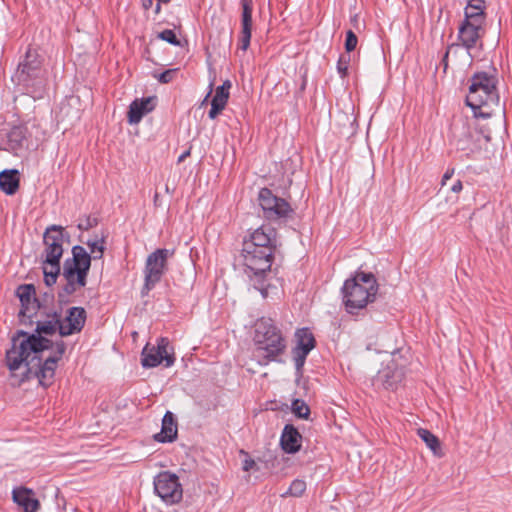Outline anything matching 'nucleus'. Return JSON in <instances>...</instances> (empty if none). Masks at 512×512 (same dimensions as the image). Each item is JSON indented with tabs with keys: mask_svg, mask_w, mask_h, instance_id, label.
Here are the masks:
<instances>
[{
	"mask_svg": "<svg viewBox=\"0 0 512 512\" xmlns=\"http://www.w3.org/2000/svg\"><path fill=\"white\" fill-rule=\"evenodd\" d=\"M60 325V314L54 311L45 319L36 321V333L20 332L13 337L11 348L6 352V364L14 385L30 378H37L42 386L52 383L66 345L63 340L53 342L44 335L60 333Z\"/></svg>",
	"mask_w": 512,
	"mask_h": 512,
	"instance_id": "nucleus-1",
	"label": "nucleus"
},
{
	"mask_svg": "<svg viewBox=\"0 0 512 512\" xmlns=\"http://www.w3.org/2000/svg\"><path fill=\"white\" fill-rule=\"evenodd\" d=\"M276 247L277 232L269 225L255 229L243 242L244 273L263 297L267 296L266 275L272 266Z\"/></svg>",
	"mask_w": 512,
	"mask_h": 512,
	"instance_id": "nucleus-2",
	"label": "nucleus"
},
{
	"mask_svg": "<svg viewBox=\"0 0 512 512\" xmlns=\"http://www.w3.org/2000/svg\"><path fill=\"white\" fill-rule=\"evenodd\" d=\"M89 247L88 253L84 247L75 245L72 248V257L67 258L63 265V278L66 284L63 286L60 297L69 296L86 285L91 260L101 259L105 250L103 238H95L86 242Z\"/></svg>",
	"mask_w": 512,
	"mask_h": 512,
	"instance_id": "nucleus-3",
	"label": "nucleus"
},
{
	"mask_svg": "<svg viewBox=\"0 0 512 512\" xmlns=\"http://www.w3.org/2000/svg\"><path fill=\"white\" fill-rule=\"evenodd\" d=\"M11 79L26 94L34 98L42 97L47 85V72L43 67V59L36 49H27Z\"/></svg>",
	"mask_w": 512,
	"mask_h": 512,
	"instance_id": "nucleus-4",
	"label": "nucleus"
},
{
	"mask_svg": "<svg viewBox=\"0 0 512 512\" xmlns=\"http://www.w3.org/2000/svg\"><path fill=\"white\" fill-rule=\"evenodd\" d=\"M253 341L254 356L260 365H267L284 353L286 342L281 331L270 318H261L255 323Z\"/></svg>",
	"mask_w": 512,
	"mask_h": 512,
	"instance_id": "nucleus-5",
	"label": "nucleus"
},
{
	"mask_svg": "<svg viewBox=\"0 0 512 512\" xmlns=\"http://www.w3.org/2000/svg\"><path fill=\"white\" fill-rule=\"evenodd\" d=\"M378 291V284L372 273L357 272L347 279L342 287L343 303L348 313L365 308L373 302Z\"/></svg>",
	"mask_w": 512,
	"mask_h": 512,
	"instance_id": "nucleus-6",
	"label": "nucleus"
},
{
	"mask_svg": "<svg viewBox=\"0 0 512 512\" xmlns=\"http://www.w3.org/2000/svg\"><path fill=\"white\" fill-rule=\"evenodd\" d=\"M43 241L45 245L42 254L44 281L47 286H52L56 283L61 271L60 259L63 255L62 227L52 225L47 228L43 236Z\"/></svg>",
	"mask_w": 512,
	"mask_h": 512,
	"instance_id": "nucleus-7",
	"label": "nucleus"
},
{
	"mask_svg": "<svg viewBox=\"0 0 512 512\" xmlns=\"http://www.w3.org/2000/svg\"><path fill=\"white\" fill-rule=\"evenodd\" d=\"M469 93L466 103L473 110L483 106L496 104L499 100L497 91V77L494 73L478 72L470 79Z\"/></svg>",
	"mask_w": 512,
	"mask_h": 512,
	"instance_id": "nucleus-8",
	"label": "nucleus"
},
{
	"mask_svg": "<svg viewBox=\"0 0 512 512\" xmlns=\"http://www.w3.org/2000/svg\"><path fill=\"white\" fill-rule=\"evenodd\" d=\"M172 255L168 249H156L148 255L144 267V286L142 295H147L157 283L167 269V259Z\"/></svg>",
	"mask_w": 512,
	"mask_h": 512,
	"instance_id": "nucleus-9",
	"label": "nucleus"
},
{
	"mask_svg": "<svg viewBox=\"0 0 512 512\" xmlns=\"http://www.w3.org/2000/svg\"><path fill=\"white\" fill-rule=\"evenodd\" d=\"M155 493L168 505L176 504L183 497L182 486L177 475L163 471L154 478Z\"/></svg>",
	"mask_w": 512,
	"mask_h": 512,
	"instance_id": "nucleus-10",
	"label": "nucleus"
},
{
	"mask_svg": "<svg viewBox=\"0 0 512 512\" xmlns=\"http://www.w3.org/2000/svg\"><path fill=\"white\" fill-rule=\"evenodd\" d=\"M163 362L165 367H171L175 362L173 348L170 347L169 340L165 337L159 338L156 346L146 345L141 359L142 366L145 368L156 367Z\"/></svg>",
	"mask_w": 512,
	"mask_h": 512,
	"instance_id": "nucleus-11",
	"label": "nucleus"
},
{
	"mask_svg": "<svg viewBox=\"0 0 512 512\" xmlns=\"http://www.w3.org/2000/svg\"><path fill=\"white\" fill-rule=\"evenodd\" d=\"M258 201L264 216L270 220L286 218L293 212L285 199L275 196L268 188H262L259 191Z\"/></svg>",
	"mask_w": 512,
	"mask_h": 512,
	"instance_id": "nucleus-12",
	"label": "nucleus"
},
{
	"mask_svg": "<svg viewBox=\"0 0 512 512\" xmlns=\"http://www.w3.org/2000/svg\"><path fill=\"white\" fill-rule=\"evenodd\" d=\"M484 34V23L464 19L458 29L459 43L452 44L449 49L460 45L471 55L473 49L482 47V37Z\"/></svg>",
	"mask_w": 512,
	"mask_h": 512,
	"instance_id": "nucleus-13",
	"label": "nucleus"
},
{
	"mask_svg": "<svg viewBox=\"0 0 512 512\" xmlns=\"http://www.w3.org/2000/svg\"><path fill=\"white\" fill-rule=\"evenodd\" d=\"M296 346L292 349L295 368L298 373L302 372L306 358L315 347V338L308 328L298 329L295 333Z\"/></svg>",
	"mask_w": 512,
	"mask_h": 512,
	"instance_id": "nucleus-14",
	"label": "nucleus"
},
{
	"mask_svg": "<svg viewBox=\"0 0 512 512\" xmlns=\"http://www.w3.org/2000/svg\"><path fill=\"white\" fill-rule=\"evenodd\" d=\"M86 321V311L82 307H71L64 318L60 315V336L66 337L79 333Z\"/></svg>",
	"mask_w": 512,
	"mask_h": 512,
	"instance_id": "nucleus-15",
	"label": "nucleus"
},
{
	"mask_svg": "<svg viewBox=\"0 0 512 512\" xmlns=\"http://www.w3.org/2000/svg\"><path fill=\"white\" fill-rule=\"evenodd\" d=\"M35 293V288L31 284L21 285L17 288V296L21 302L19 316L29 319L30 322L40 309Z\"/></svg>",
	"mask_w": 512,
	"mask_h": 512,
	"instance_id": "nucleus-16",
	"label": "nucleus"
},
{
	"mask_svg": "<svg viewBox=\"0 0 512 512\" xmlns=\"http://www.w3.org/2000/svg\"><path fill=\"white\" fill-rule=\"evenodd\" d=\"M27 146V128L24 126H14L5 135V139L0 142V150L12 152L16 155Z\"/></svg>",
	"mask_w": 512,
	"mask_h": 512,
	"instance_id": "nucleus-17",
	"label": "nucleus"
},
{
	"mask_svg": "<svg viewBox=\"0 0 512 512\" xmlns=\"http://www.w3.org/2000/svg\"><path fill=\"white\" fill-rule=\"evenodd\" d=\"M403 377V369L397 367L395 362L392 361L377 373L374 384L381 385L385 389H395Z\"/></svg>",
	"mask_w": 512,
	"mask_h": 512,
	"instance_id": "nucleus-18",
	"label": "nucleus"
},
{
	"mask_svg": "<svg viewBox=\"0 0 512 512\" xmlns=\"http://www.w3.org/2000/svg\"><path fill=\"white\" fill-rule=\"evenodd\" d=\"M241 33H240V49L246 51L250 46L252 34V11L253 0H241Z\"/></svg>",
	"mask_w": 512,
	"mask_h": 512,
	"instance_id": "nucleus-19",
	"label": "nucleus"
},
{
	"mask_svg": "<svg viewBox=\"0 0 512 512\" xmlns=\"http://www.w3.org/2000/svg\"><path fill=\"white\" fill-rule=\"evenodd\" d=\"M12 497L13 501L21 507L24 512H37L40 507V503L35 498V494L31 489L25 487L14 488Z\"/></svg>",
	"mask_w": 512,
	"mask_h": 512,
	"instance_id": "nucleus-20",
	"label": "nucleus"
},
{
	"mask_svg": "<svg viewBox=\"0 0 512 512\" xmlns=\"http://www.w3.org/2000/svg\"><path fill=\"white\" fill-rule=\"evenodd\" d=\"M154 98L135 99L129 106L127 118L130 124H138L144 115L154 109Z\"/></svg>",
	"mask_w": 512,
	"mask_h": 512,
	"instance_id": "nucleus-21",
	"label": "nucleus"
},
{
	"mask_svg": "<svg viewBox=\"0 0 512 512\" xmlns=\"http://www.w3.org/2000/svg\"><path fill=\"white\" fill-rule=\"evenodd\" d=\"M177 422L174 414L167 411L162 419L161 431L154 435V439L160 443H170L177 438Z\"/></svg>",
	"mask_w": 512,
	"mask_h": 512,
	"instance_id": "nucleus-22",
	"label": "nucleus"
},
{
	"mask_svg": "<svg viewBox=\"0 0 512 512\" xmlns=\"http://www.w3.org/2000/svg\"><path fill=\"white\" fill-rule=\"evenodd\" d=\"M301 435L298 430L290 424L285 425L280 443L286 453H296L301 447Z\"/></svg>",
	"mask_w": 512,
	"mask_h": 512,
	"instance_id": "nucleus-23",
	"label": "nucleus"
},
{
	"mask_svg": "<svg viewBox=\"0 0 512 512\" xmlns=\"http://www.w3.org/2000/svg\"><path fill=\"white\" fill-rule=\"evenodd\" d=\"M19 188V172L15 169L0 173V189L7 195H13Z\"/></svg>",
	"mask_w": 512,
	"mask_h": 512,
	"instance_id": "nucleus-24",
	"label": "nucleus"
},
{
	"mask_svg": "<svg viewBox=\"0 0 512 512\" xmlns=\"http://www.w3.org/2000/svg\"><path fill=\"white\" fill-rule=\"evenodd\" d=\"M484 0H469L465 7V20L485 23Z\"/></svg>",
	"mask_w": 512,
	"mask_h": 512,
	"instance_id": "nucleus-25",
	"label": "nucleus"
},
{
	"mask_svg": "<svg viewBox=\"0 0 512 512\" xmlns=\"http://www.w3.org/2000/svg\"><path fill=\"white\" fill-rule=\"evenodd\" d=\"M417 434L434 454H438V451L440 450V443L433 433L427 429L420 428L418 429Z\"/></svg>",
	"mask_w": 512,
	"mask_h": 512,
	"instance_id": "nucleus-26",
	"label": "nucleus"
},
{
	"mask_svg": "<svg viewBox=\"0 0 512 512\" xmlns=\"http://www.w3.org/2000/svg\"><path fill=\"white\" fill-rule=\"evenodd\" d=\"M306 490V482L301 479H295L287 492H285L282 496L285 497L287 495L294 496V497H300Z\"/></svg>",
	"mask_w": 512,
	"mask_h": 512,
	"instance_id": "nucleus-27",
	"label": "nucleus"
},
{
	"mask_svg": "<svg viewBox=\"0 0 512 512\" xmlns=\"http://www.w3.org/2000/svg\"><path fill=\"white\" fill-rule=\"evenodd\" d=\"M293 413L302 419H307L310 413L309 406L301 399H296L292 402Z\"/></svg>",
	"mask_w": 512,
	"mask_h": 512,
	"instance_id": "nucleus-28",
	"label": "nucleus"
},
{
	"mask_svg": "<svg viewBox=\"0 0 512 512\" xmlns=\"http://www.w3.org/2000/svg\"><path fill=\"white\" fill-rule=\"evenodd\" d=\"M350 61L351 56L349 54L340 55L337 62V71L341 78H345L347 76Z\"/></svg>",
	"mask_w": 512,
	"mask_h": 512,
	"instance_id": "nucleus-29",
	"label": "nucleus"
},
{
	"mask_svg": "<svg viewBox=\"0 0 512 512\" xmlns=\"http://www.w3.org/2000/svg\"><path fill=\"white\" fill-rule=\"evenodd\" d=\"M158 38L174 46H180V41L175 32L171 29H165L158 34Z\"/></svg>",
	"mask_w": 512,
	"mask_h": 512,
	"instance_id": "nucleus-30",
	"label": "nucleus"
},
{
	"mask_svg": "<svg viewBox=\"0 0 512 512\" xmlns=\"http://www.w3.org/2000/svg\"><path fill=\"white\" fill-rule=\"evenodd\" d=\"M229 98V92L224 91L223 87H217L215 91V95L211 102H214L216 104H219L223 107L226 106L227 101Z\"/></svg>",
	"mask_w": 512,
	"mask_h": 512,
	"instance_id": "nucleus-31",
	"label": "nucleus"
},
{
	"mask_svg": "<svg viewBox=\"0 0 512 512\" xmlns=\"http://www.w3.org/2000/svg\"><path fill=\"white\" fill-rule=\"evenodd\" d=\"M358 43V38L356 34L352 30H348L346 32V39H345V50L347 53L352 52Z\"/></svg>",
	"mask_w": 512,
	"mask_h": 512,
	"instance_id": "nucleus-32",
	"label": "nucleus"
},
{
	"mask_svg": "<svg viewBox=\"0 0 512 512\" xmlns=\"http://www.w3.org/2000/svg\"><path fill=\"white\" fill-rule=\"evenodd\" d=\"M240 455L244 456V459L242 461V469L244 471L249 472L251 470H258L256 462L249 456V454L246 451L240 450Z\"/></svg>",
	"mask_w": 512,
	"mask_h": 512,
	"instance_id": "nucleus-33",
	"label": "nucleus"
},
{
	"mask_svg": "<svg viewBox=\"0 0 512 512\" xmlns=\"http://www.w3.org/2000/svg\"><path fill=\"white\" fill-rule=\"evenodd\" d=\"M177 71L178 69H168L160 74H154L153 76L157 78L160 83L167 84L174 79Z\"/></svg>",
	"mask_w": 512,
	"mask_h": 512,
	"instance_id": "nucleus-34",
	"label": "nucleus"
},
{
	"mask_svg": "<svg viewBox=\"0 0 512 512\" xmlns=\"http://www.w3.org/2000/svg\"><path fill=\"white\" fill-rule=\"evenodd\" d=\"M97 225V219L91 216H87L84 219H82L79 224L78 228L80 230H89L90 228Z\"/></svg>",
	"mask_w": 512,
	"mask_h": 512,
	"instance_id": "nucleus-35",
	"label": "nucleus"
},
{
	"mask_svg": "<svg viewBox=\"0 0 512 512\" xmlns=\"http://www.w3.org/2000/svg\"><path fill=\"white\" fill-rule=\"evenodd\" d=\"M225 107L219 105V104H216L214 102H211V109L208 113V116L210 119H215L218 114L224 109Z\"/></svg>",
	"mask_w": 512,
	"mask_h": 512,
	"instance_id": "nucleus-36",
	"label": "nucleus"
},
{
	"mask_svg": "<svg viewBox=\"0 0 512 512\" xmlns=\"http://www.w3.org/2000/svg\"><path fill=\"white\" fill-rule=\"evenodd\" d=\"M453 174H454V168L447 169V171L444 173V175L442 177L441 185L442 186L446 185V182L453 176Z\"/></svg>",
	"mask_w": 512,
	"mask_h": 512,
	"instance_id": "nucleus-37",
	"label": "nucleus"
},
{
	"mask_svg": "<svg viewBox=\"0 0 512 512\" xmlns=\"http://www.w3.org/2000/svg\"><path fill=\"white\" fill-rule=\"evenodd\" d=\"M463 189V184L460 180H457L451 187V191H453L454 193H459L461 192Z\"/></svg>",
	"mask_w": 512,
	"mask_h": 512,
	"instance_id": "nucleus-38",
	"label": "nucleus"
},
{
	"mask_svg": "<svg viewBox=\"0 0 512 512\" xmlns=\"http://www.w3.org/2000/svg\"><path fill=\"white\" fill-rule=\"evenodd\" d=\"M154 0H142V6L145 10H148L152 7Z\"/></svg>",
	"mask_w": 512,
	"mask_h": 512,
	"instance_id": "nucleus-39",
	"label": "nucleus"
},
{
	"mask_svg": "<svg viewBox=\"0 0 512 512\" xmlns=\"http://www.w3.org/2000/svg\"><path fill=\"white\" fill-rule=\"evenodd\" d=\"M189 155H190V151H189V150H187V151L183 152V153L178 157V162H179V163H180V162H183V161L186 159V157H188Z\"/></svg>",
	"mask_w": 512,
	"mask_h": 512,
	"instance_id": "nucleus-40",
	"label": "nucleus"
},
{
	"mask_svg": "<svg viewBox=\"0 0 512 512\" xmlns=\"http://www.w3.org/2000/svg\"><path fill=\"white\" fill-rule=\"evenodd\" d=\"M220 87H223L224 91L229 92V89L231 88V82L226 80Z\"/></svg>",
	"mask_w": 512,
	"mask_h": 512,
	"instance_id": "nucleus-41",
	"label": "nucleus"
},
{
	"mask_svg": "<svg viewBox=\"0 0 512 512\" xmlns=\"http://www.w3.org/2000/svg\"><path fill=\"white\" fill-rule=\"evenodd\" d=\"M220 87H223L224 91L229 92V89L231 88V82L226 80Z\"/></svg>",
	"mask_w": 512,
	"mask_h": 512,
	"instance_id": "nucleus-42",
	"label": "nucleus"
},
{
	"mask_svg": "<svg viewBox=\"0 0 512 512\" xmlns=\"http://www.w3.org/2000/svg\"><path fill=\"white\" fill-rule=\"evenodd\" d=\"M448 56H449V50L446 51V53L444 54V57L442 59V62L444 64V68L446 69L447 67V59H448Z\"/></svg>",
	"mask_w": 512,
	"mask_h": 512,
	"instance_id": "nucleus-43",
	"label": "nucleus"
},
{
	"mask_svg": "<svg viewBox=\"0 0 512 512\" xmlns=\"http://www.w3.org/2000/svg\"><path fill=\"white\" fill-rule=\"evenodd\" d=\"M159 2L156 4V12H159L161 5L160 2L168 3L170 0H158Z\"/></svg>",
	"mask_w": 512,
	"mask_h": 512,
	"instance_id": "nucleus-44",
	"label": "nucleus"
},
{
	"mask_svg": "<svg viewBox=\"0 0 512 512\" xmlns=\"http://www.w3.org/2000/svg\"><path fill=\"white\" fill-rule=\"evenodd\" d=\"M212 86H213V83H210V86H209V92L207 93V95L205 96L204 98V101L203 102H206L207 99L210 97L211 93H212Z\"/></svg>",
	"mask_w": 512,
	"mask_h": 512,
	"instance_id": "nucleus-45",
	"label": "nucleus"
}]
</instances>
